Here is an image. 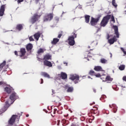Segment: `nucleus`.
I'll return each mask as SVG.
<instances>
[{
	"instance_id": "obj_26",
	"label": "nucleus",
	"mask_w": 126,
	"mask_h": 126,
	"mask_svg": "<svg viewBox=\"0 0 126 126\" xmlns=\"http://www.w3.org/2000/svg\"><path fill=\"white\" fill-rule=\"evenodd\" d=\"M108 61L104 58H101L100 59V63H107Z\"/></svg>"
},
{
	"instance_id": "obj_13",
	"label": "nucleus",
	"mask_w": 126,
	"mask_h": 126,
	"mask_svg": "<svg viewBox=\"0 0 126 126\" xmlns=\"http://www.w3.org/2000/svg\"><path fill=\"white\" fill-rule=\"evenodd\" d=\"M4 14V5L1 6L0 8V16H3Z\"/></svg>"
},
{
	"instance_id": "obj_9",
	"label": "nucleus",
	"mask_w": 126,
	"mask_h": 126,
	"mask_svg": "<svg viewBox=\"0 0 126 126\" xmlns=\"http://www.w3.org/2000/svg\"><path fill=\"white\" fill-rule=\"evenodd\" d=\"M6 62L3 61L2 63L0 64V69H3L5 70L7 68H8V65H5Z\"/></svg>"
},
{
	"instance_id": "obj_39",
	"label": "nucleus",
	"mask_w": 126,
	"mask_h": 126,
	"mask_svg": "<svg viewBox=\"0 0 126 126\" xmlns=\"http://www.w3.org/2000/svg\"><path fill=\"white\" fill-rule=\"evenodd\" d=\"M4 110V108L0 110V115L1 114H2V113H3V112L1 113V112H2V111H3Z\"/></svg>"
},
{
	"instance_id": "obj_17",
	"label": "nucleus",
	"mask_w": 126,
	"mask_h": 126,
	"mask_svg": "<svg viewBox=\"0 0 126 126\" xmlns=\"http://www.w3.org/2000/svg\"><path fill=\"white\" fill-rule=\"evenodd\" d=\"M40 36H41V33H40V32H37L34 35V39H35V40H36V41H38Z\"/></svg>"
},
{
	"instance_id": "obj_54",
	"label": "nucleus",
	"mask_w": 126,
	"mask_h": 126,
	"mask_svg": "<svg viewBox=\"0 0 126 126\" xmlns=\"http://www.w3.org/2000/svg\"><path fill=\"white\" fill-rule=\"evenodd\" d=\"M112 56H113V55H112L111 53H110V58H112Z\"/></svg>"
},
{
	"instance_id": "obj_1",
	"label": "nucleus",
	"mask_w": 126,
	"mask_h": 126,
	"mask_svg": "<svg viewBox=\"0 0 126 126\" xmlns=\"http://www.w3.org/2000/svg\"><path fill=\"white\" fill-rule=\"evenodd\" d=\"M16 99H18V96L15 92H13L10 96V99L5 101L4 110L1 111V113H4Z\"/></svg>"
},
{
	"instance_id": "obj_19",
	"label": "nucleus",
	"mask_w": 126,
	"mask_h": 126,
	"mask_svg": "<svg viewBox=\"0 0 126 126\" xmlns=\"http://www.w3.org/2000/svg\"><path fill=\"white\" fill-rule=\"evenodd\" d=\"M26 48L28 51H31L33 48V45L32 44L29 43L27 45Z\"/></svg>"
},
{
	"instance_id": "obj_3",
	"label": "nucleus",
	"mask_w": 126,
	"mask_h": 126,
	"mask_svg": "<svg viewBox=\"0 0 126 126\" xmlns=\"http://www.w3.org/2000/svg\"><path fill=\"white\" fill-rule=\"evenodd\" d=\"M110 17L111 16L110 15H107L104 17L100 23V26L102 27H105V26L108 24V22H109V19H110Z\"/></svg>"
},
{
	"instance_id": "obj_12",
	"label": "nucleus",
	"mask_w": 126,
	"mask_h": 126,
	"mask_svg": "<svg viewBox=\"0 0 126 126\" xmlns=\"http://www.w3.org/2000/svg\"><path fill=\"white\" fill-rule=\"evenodd\" d=\"M44 65H46V66H49V67H52L53 66V64L51 62L45 60L44 61Z\"/></svg>"
},
{
	"instance_id": "obj_52",
	"label": "nucleus",
	"mask_w": 126,
	"mask_h": 126,
	"mask_svg": "<svg viewBox=\"0 0 126 126\" xmlns=\"http://www.w3.org/2000/svg\"><path fill=\"white\" fill-rule=\"evenodd\" d=\"M93 90H94V93H96V89H94Z\"/></svg>"
},
{
	"instance_id": "obj_23",
	"label": "nucleus",
	"mask_w": 126,
	"mask_h": 126,
	"mask_svg": "<svg viewBox=\"0 0 126 126\" xmlns=\"http://www.w3.org/2000/svg\"><path fill=\"white\" fill-rule=\"evenodd\" d=\"M60 41V39L58 38H54L53 41H52L51 43L52 44H53L54 45H56L58 42Z\"/></svg>"
},
{
	"instance_id": "obj_15",
	"label": "nucleus",
	"mask_w": 126,
	"mask_h": 126,
	"mask_svg": "<svg viewBox=\"0 0 126 126\" xmlns=\"http://www.w3.org/2000/svg\"><path fill=\"white\" fill-rule=\"evenodd\" d=\"M24 26V24H18L16 26V29L19 31H21L22 29H23V27Z\"/></svg>"
},
{
	"instance_id": "obj_2",
	"label": "nucleus",
	"mask_w": 126,
	"mask_h": 126,
	"mask_svg": "<svg viewBox=\"0 0 126 126\" xmlns=\"http://www.w3.org/2000/svg\"><path fill=\"white\" fill-rule=\"evenodd\" d=\"M77 36V35L76 34L74 33L73 35L68 36V44H69L70 46H74V44H75L74 38H76Z\"/></svg>"
},
{
	"instance_id": "obj_36",
	"label": "nucleus",
	"mask_w": 126,
	"mask_h": 126,
	"mask_svg": "<svg viewBox=\"0 0 126 126\" xmlns=\"http://www.w3.org/2000/svg\"><path fill=\"white\" fill-rule=\"evenodd\" d=\"M29 39L30 41H34V38H33V36H30Z\"/></svg>"
},
{
	"instance_id": "obj_32",
	"label": "nucleus",
	"mask_w": 126,
	"mask_h": 126,
	"mask_svg": "<svg viewBox=\"0 0 126 126\" xmlns=\"http://www.w3.org/2000/svg\"><path fill=\"white\" fill-rule=\"evenodd\" d=\"M90 75H95V72L93 70H91L89 72Z\"/></svg>"
},
{
	"instance_id": "obj_11",
	"label": "nucleus",
	"mask_w": 126,
	"mask_h": 126,
	"mask_svg": "<svg viewBox=\"0 0 126 126\" xmlns=\"http://www.w3.org/2000/svg\"><path fill=\"white\" fill-rule=\"evenodd\" d=\"M113 28L115 31V34L116 35V38H119L120 34H119V28L117 26H114Z\"/></svg>"
},
{
	"instance_id": "obj_45",
	"label": "nucleus",
	"mask_w": 126,
	"mask_h": 126,
	"mask_svg": "<svg viewBox=\"0 0 126 126\" xmlns=\"http://www.w3.org/2000/svg\"><path fill=\"white\" fill-rule=\"evenodd\" d=\"M41 84H43L44 83V81L43 80V79H41Z\"/></svg>"
},
{
	"instance_id": "obj_46",
	"label": "nucleus",
	"mask_w": 126,
	"mask_h": 126,
	"mask_svg": "<svg viewBox=\"0 0 126 126\" xmlns=\"http://www.w3.org/2000/svg\"><path fill=\"white\" fill-rule=\"evenodd\" d=\"M34 0L36 3H38V2L39 1V0Z\"/></svg>"
},
{
	"instance_id": "obj_22",
	"label": "nucleus",
	"mask_w": 126,
	"mask_h": 126,
	"mask_svg": "<svg viewBox=\"0 0 126 126\" xmlns=\"http://www.w3.org/2000/svg\"><path fill=\"white\" fill-rule=\"evenodd\" d=\"M61 76L63 79H66L67 78V75L65 73L61 72Z\"/></svg>"
},
{
	"instance_id": "obj_47",
	"label": "nucleus",
	"mask_w": 126,
	"mask_h": 126,
	"mask_svg": "<svg viewBox=\"0 0 126 126\" xmlns=\"http://www.w3.org/2000/svg\"><path fill=\"white\" fill-rule=\"evenodd\" d=\"M121 86L122 88H126V86H125L121 85Z\"/></svg>"
},
{
	"instance_id": "obj_43",
	"label": "nucleus",
	"mask_w": 126,
	"mask_h": 126,
	"mask_svg": "<svg viewBox=\"0 0 126 126\" xmlns=\"http://www.w3.org/2000/svg\"><path fill=\"white\" fill-rule=\"evenodd\" d=\"M24 0H18V2L19 3L20 2H22V1H23Z\"/></svg>"
},
{
	"instance_id": "obj_34",
	"label": "nucleus",
	"mask_w": 126,
	"mask_h": 126,
	"mask_svg": "<svg viewBox=\"0 0 126 126\" xmlns=\"http://www.w3.org/2000/svg\"><path fill=\"white\" fill-rule=\"evenodd\" d=\"M111 20L113 21V23H115V17H114V16H111Z\"/></svg>"
},
{
	"instance_id": "obj_21",
	"label": "nucleus",
	"mask_w": 126,
	"mask_h": 126,
	"mask_svg": "<svg viewBox=\"0 0 126 126\" xmlns=\"http://www.w3.org/2000/svg\"><path fill=\"white\" fill-rule=\"evenodd\" d=\"M85 22L86 23H89L90 20V16L89 15H85Z\"/></svg>"
},
{
	"instance_id": "obj_49",
	"label": "nucleus",
	"mask_w": 126,
	"mask_h": 126,
	"mask_svg": "<svg viewBox=\"0 0 126 126\" xmlns=\"http://www.w3.org/2000/svg\"><path fill=\"white\" fill-rule=\"evenodd\" d=\"M15 55H16V56H17V51H15Z\"/></svg>"
},
{
	"instance_id": "obj_37",
	"label": "nucleus",
	"mask_w": 126,
	"mask_h": 126,
	"mask_svg": "<svg viewBox=\"0 0 126 126\" xmlns=\"http://www.w3.org/2000/svg\"><path fill=\"white\" fill-rule=\"evenodd\" d=\"M71 126H78V124H75V123H73V124H72V125H71Z\"/></svg>"
},
{
	"instance_id": "obj_4",
	"label": "nucleus",
	"mask_w": 126,
	"mask_h": 126,
	"mask_svg": "<svg viewBox=\"0 0 126 126\" xmlns=\"http://www.w3.org/2000/svg\"><path fill=\"white\" fill-rule=\"evenodd\" d=\"M69 79L73 81L75 80V84H76L79 81V76L76 74H71L70 75Z\"/></svg>"
},
{
	"instance_id": "obj_48",
	"label": "nucleus",
	"mask_w": 126,
	"mask_h": 126,
	"mask_svg": "<svg viewBox=\"0 0 126 126\" xmlns=\"http://www.w3.org/2000/svg\"><path fill=\"white\" fill-rule=\"evenodd\" d=\"M63 123H64V124L65 123V119L63 120Z\"/></svg>"
},
{
	"instance_id": "obj_55",
	"label": "nucleus",
	"mask_w": 126,
	"mask_h": 126,
	"mask_svg": "<svg viewBox=\"0 0 126 126\" xmlns=\"http://www.w3.org/2000/svg\"><path fill=\"white\" fill-rule=\"evenodd\" d=\"M26 117H27V118H28V117H29V114H27V115H26Z\"/></svg>"
},
{
	"instance_id": "obj_41",
	"label": "nucleus",
	"mask_w": 126,
	"mask_h": 126,
	"mask_svg": "<svg viewBox=\"0 0 126 126\" xmlns=\"http://www.w3.org/2000/svg\"><path fill=\"white\" fill-rule=\"evenodd\" d=\"M123 80L124 81H126V76L123 77Z\"/></svg>"
},
{
	"instance_id": "obj_33",
	"label": "nucleus",
	"mask_w": 126,
	"mask_h": 126,
	"mask_svg": "<svg viewBox=\"0 0 126 126\" xmlns=\"http://www.w3.org/2000/svg\"><path fill=\"white\" fill-rule=\"evenodd\" d=\"M121 49L123 52L124 55H126V50H125V49H124V48H121Z\"/></svg>"
},
{
	"instance_id": "obj_20",
	"label": "nucleus",
	"mask_w": 126,
	"mask_h": 126,
	"mask_svg": "<svg viewBox=\"0 0 126 126\" xmlns=\"http://www.w3.org/2000/svg\"><path fill=\"white\" fill-rule=\"evenodd\" d=\"M51 59H52V56L49 54L45 55L44 57V60H45V61H47L48 60H51Z\"/></svg>"
},
{
	"instance_id": "obj_30",
	"label": "nucleus",
	"mask_w": 126,
	"mask_h": 126,
	"mask_svg": "<svg viewBox=\"0 0 126 126\" xmlns=\"http://www.w3.org/2000/svg\"><path fill=\"white\" fill-rule=\"evenodd\" d=\"M112 5L115 7H117V6H118V5L117 4V3H116V0H112Z\"/></svg>"
},
{
	"instance_id": "obj_24",
	"label": "nucleus",
	"mask_w": 126,
	"mask_h": 126,
	"mask_svg": "<svg viewBox=\"0 0 126 126\" xmlns=\"http://www.w3.org/2000/svg\"><path fill=\"white\" fill-rule=\"evenodd\" d=\"M5 91L8 93V94H9L10 92H11V89L10 88L6 87L5 88Z\"/></svg>"
},
{
	"instance_id": "obj_7",
	"label": "nucleus",
	"mask_w": 126,
	"mask_h": 126,
	"mask_svg": "<svg viewBox=\"0 0 126 126\" xmlns=\"http://www.w3.org/2000/svg\"><path fill=\"white\" fill-rule=\"evenodd\" d=\"M98 21H99V18H94L93 17H92L91 20V25L92 26H95V25H97Z\"/></svg>"
},
{
	"instance_id": "obj_57",
	"label": "nucleus",
	"mask_w": 126,
	"mask_h": 126,
	"mask_svg": "<svg viewBox=\"0 0 126 126\" xmlns=\"http://www.w3.org/2000/svg\"><path fill=\"white\" fill-rule=\"evenodd\" d=\"M63 13H65V12H63L62 14H63Z\"/></svg>"
},
{
	"instance_id": "obj_16",
	"label": "nucleus",
	"mask_w": 126,
	"mask_h": 126,
	"mask_svg": "<svg viewBox=\"0 0 126 126\" xmlns=\"http://www.w3.org/2000/svg\"><path fill=\"white\" fill-rule=\"evenodd\" d=\"M94 69L95 71H103V69L101 66H95L94 67Z\"/></svg>"
},
{
	"instance_id": "obj_8",
	"label": "nucleus",
	"mask_w": 126,
	"mask_h": 126,
	"mask_svg": "<svg viewBox=\"0 0 126 126\" xmlns=\"http://www.w3.org/2000/svg\"><path fill=\"white\" fill-rule=\"evenodd\" d=\"M17 117V115H13L8 121L9 125H10V126H12V125L14 124Z\"/></svg>"
},
{
	"instance_id": "obj_35",
	"label": "nucleus",
	"mask_w": 126,
	"mask_h": 126,
	"mask_svg": "<svg viewBox=\"0 0 126 126\" xmlns=\"http://www.w3.org/2000/svg\"><path fill=\"white\" fill-rule=\"evenodd\" d=\"M94 76L96 77H101V75L99 73L98 74H94Z\"/></svg>"
},
{
	"instance_id": "obj_53",
	"label": "nucleus",
	"mask_w": 126,
	"mask_h": 126,
	"mask_svg": "<svg viewBox=\"0 0 126 126\" xmlns=\"http://www.w3.org/2000/svg\"><path fill=\"white\" fill-rule=\"evenodd\" d=\"M3 83L2 82H0V85H2Z\"/></svg>"
},
{
	"instance_id": "obj_44",
	"label": "nucleus",
	"mask_w": 126,
	"mask_h": 126,
	"mask_svg": "<svg viewBox=\"0 0 126 126\" xmlns=\"http://www.w3.org/2000/svg\"><path fill=\"white\" fill-rule=\"evenodd\" d=\"M63 35L62 34H60L58 35V38H61Z\"/></svg>"
},
{
	"instance_id": "obj_5",
	"label": "nucleus",
	"mask_w": 126,
	"mask_h": 126,
	"mask_svg": "<svg viewBox=\"0 0 126 126\" xmlns=\"http://www.w3.org/2000/svg\"><path fill=\"white\" fill-rule=\"evenodd\" d=\"M107 39L108 40V43L110 44V45H113L115 42H117V37L116 36H113V35H107Z\"/></svg>"
},
{
	"instance_id": "obj_6",
	"label": "nucleus",
	"mask_w": 126,
	"mask_h": 126,
	"mask_svg": "<svg viewBox=\"0 0 126 126\" xmlns=\"http://www.w3.org/2000/svg\"><path fill=\"white\" fill-rule=\"evenodd\" d=\"M53 17H54L53 14H48L46 15L44 18V22H47L48 21H51L52 20V19H53Z\"/></svg>"
},
{
	"instance_id": "obj_25",
	"label": "nucleus",
	"mask_w": 126,
	"mask_h": 126,
	"mask_svg": "<svg viewBox=\"0 0 126 126\" xmlns=\"http://www.w3.org/2000/svg\"><path fill=\"white\" fill-rule=\"evenodd\" d=\"M105 81H113V79L110 76H107L106 77Z\"/></svg>"
},
{
	"instance_id": "obj_27",
	"label": "nucleus",
	"mask_w": 126,
	"mask_h": 126,
	"mask_svg": "<svg viewBox=\"0 0 126 126\" xmlns=\"http://www.w3.org/2000/svg\"><path fill=\"white\" fill-rule=\"evenodd\" d=\"M100 77H101L100 79H101L103 82L106 81V77H107V76H106L104 75H103L101 76Z\"/></svg>"
},
{
	"instance_id": "obj_50",
	"label": "nucleus",
	"mask_w": 126,
	"mask_h": 126,
	"mask_svg": "<svg viewBox=\"0 0 126 126\" xmlns=\"http://www.w3.org/2000/svg\"><path fill=\"white\" fill-rule=\"evenodd\" d=\"M64 64H65V65H67V63L65 62H63Z\"/></svg>"
},
{
	"instance_id": "obj_18",
	"label": "nucleus",
	"mask_w": 126,
	"mask_h": 126,
	"mask_svg": "<svg viewBox=\"0 0 126 126\" xmlns=\"http://www.w3.org/2000/svg\"><path fill=\"white\" fill-rule=\"evenodd\" d=\"M41 75L42 76H43L44 77H46V78H51V77H50V75L46 72H42L41 73Z\"/></svg>"
},
{
	"instance_id": "obj_31",
	"label": "nucleus",
	"mask_w": 126,
	"mask_h": 126,
	"mask_svg": "<svg viewBox=\"0 0 126 126\" xmlns=\"http://www.w3.org/2000/svg\"><path fill=\"white\" fill-rule=\"evenodd\" d=\"M125 65H121L119 66V69H120V70H124V69H125Z\"/></svg>"
},
{
	"instance_id": "obj_10",
	"label": "nucleus",
	"mask_w": 126,
	"mask_h": 126,
	"mask_svg": "<svg viewBox=\"0 0 126 126\" xmlns=\"http://www.w3.org/2000/svg\"><path fill=\"white\" fill-rule=\"evenodd\" d=\"M38 18H39V16L37 14L34 15V16L32 18L31 20V22L33 24V23H35L36 20H38Z\"/></svg>"
},
{
	"instance_id": "obj_51",
	"label": "nucleus",
	"mask_w": 126,
	"mask_h": 126,
	"mask_svg": "<svg viewBox=\"0 0 126 126\" xmlns=\"http://www.w3.org/2000/svg\"><path fill=\"white\" fill-rule=\"evenodd\" d=\"M52 93H53V94H55V93H56L55 92V90H52Z\"/></svg>"
},
{
	"instance_id": "obj_42",
	"label": "nucleus",
	"mask_w": 126,
	"mask_h": 126,
	"mask_svg": "<svg viewBox=\"0 0 126 126\" xmlns=\"http://www.w3.org/2000/svg\"><path fill=\"white\" fill-rule=\"evenodd\" d=\"M58 69H62V66H61L60 65H58Z\"/></svg>"
},
{
	"instance_id": "obj_38",
	"label": "nucleus",
	"mask_w": 126,
	"mask_h": 126,
	"mask_svg": "<svg viewBox=\"0 0 126 126\" xmlns=\"http://www.w3.org/2000/svg\"><path fill=\"white\" fill-rule=\"evenodd\" d=\"M100 31H101V28H97L96 33H98V32H100Z\"/></svg>"
},
{
	"instance_id": "obj_29",
	"label": "nucleus",
	"mask_w": 126,
	"mask_h": 126,
	"mask_svg": "<svg viewBox=\"0 0 126 126\" xmlns=\"http://www.w3.org/2000/svg\"><path fill=\"white\" fill-rule=\"evenodd\" d=\"M44 51H45V50L42 48H40L38 50L37 54H42V53H44Z\"/></svg>"
},
{
	"instance_id": "obj_40",
	"label": "nucleus",
	"mask_w": 126,
	"mask_h": 126,
	"mask_svg": "<svg viewBox=\"0 0 126 126\" xmlns=\"http://www.w3.org/2000/svg\"><path fill=\"white\" fill-rule=\"evenodd\" d=\"M60 20V18L58 17H55V20H56L57 22L59 21V20Z\"/></svg>"
},
{
	"instance_id": "obj_28",
	"label": "nucleus",
	"mask_w": 126,
	"mask_h": 126,
	"mask_svg": "<svg viewBox=\"0 0 126 126\" xmlns=\"http://www.w3.org/2000/svg\"><path fill=\"white\" fill-rule=\"evenodd\" d=\"M73 91V87H68L67 90V92L70 93Z\"/></svg>"
},
{
	"instance_id": "obj_14",
	"label": "nucleus",
	"mask_w": 126,
	"mask_h": 126,
	"mask_svg": "<svg viewBox=\"0 0 126 126\" xmlns=\"http://www.w3.org/2000/svg\"><path fill=\"white\" fill-rule=\"evenodd\" d=\"M26 51H25V48L21 49V51L19 52L20 57H23L25 55Z\"/></svg>"
},
{
	"instance_id": "obj_56",
	"label": "nucleus",
	"mask_w": 126,
	"mask_h": 126,
	"mask_svg": "<svg viewBox=\"0 0 126 126\" xmlns=\"http://www.w3.org/2000/svg\"><path fill=\"white\" fill-rule=\"evenodd\" d=\"M88 78H91V77H90V76H88Z\"/></svg>"
},
{
	"instance_id": "obj_58",
	"label": "nucleus",
	"mask_w": 126,
	"mask_h": 126,
	"mask_svg": "<svg viewBox=\"0 0 126 126\" xmlns=\"http://www.w3.org/2000/svg\"><path fill=\"white\" fill-rule=\"evenodd\" d=\"M54 114H55V111H54Z\"/></svg>"
}]
</instances>
